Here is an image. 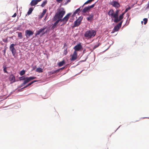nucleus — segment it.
Returning <instances> with one entry per match:
<instances>
[{"label":"nucleus","mask_w":149,"mask_h":149,"mask_svg":"<svg viewBox=\"0 0 149 149\" xmlns=\"http://www.w3.org/2000/svg\"><path fill=\"white\" fill-rule=\"evenodd\" d=\"M56 10L57 12L52 18V21H55L57 19H62L66 13L65 10L63 7H61L60 9L58 8Z\"/></svg>","instance_id":"1"},{"label":"nucleus","mask_w":149,"mask_h":149,"mask_svg":"<svg viewBox=\"0 0 149 149\" xmlns=\"http://www.w3.org/2000/svg\"><path fill=\"white\" fill-rule=\"evenodd\" d=\"M96 34V31L94 30L87 31L84 34V36L86 37L91 38L94 37Z\"/></svg>","instance_id":"2"},{"label":"nucleus","mask_w":149,"mask_h":149,"mask_svg":"<svg viewBox=\"0 0 149 149\" xmlns=\"http://www.w3.org/2000/svg\"><path fill=\"white\" fill-rule=\"evenodd\" d=\"M16 45V44H11L9 46V49L11 51L13 56L14 58H16L17 55V53L16 52V50L14 47Z\"/></svg>","instance_id":"3"},{"label":"nucleus","mask_w":149,"mask_h":149,"mask_svg":"<svg viewBox=\"0 0 149 149\" xmlns=\"http://www.w3.org/2000/svg\"><path fill=\"white\" fill-rule=\"evenodd\" d=\"M26 75H22L21 77H18V79L20 81H23V83L21 84L20 85L18 86L17 88H20L22 87L26 84H24V82L25 80L26 79Z\"/></svg>","instance_id":"4"},{"label":"nucleus","mask_w":149,"mask_h":149,"mask_svg":"<svg viewBox=\"0 0 149 149\" xmlns=\"http://www.w3.org/2000/svg\"><path fill=\"white\" fill-rule=\"evenodd\" d=\"M8 79L10 82V84H12L13 83L19 81L18 79H15V77L12 73L10 74L8 77Z\"/></svg>","instance_id":"5"},{"label":"nucleus","mask_w":149,"mask_h":149,"mask_svg":"<svg viewBox=\"0 0 149 149\" xmlns=\"http://www.w3.org/2000/svg\"><path fill=\"white\" fill-rule=\"evenodd\" d=\"M109 5H111L113 7H115L116 9L117 8L120 7V5L118 2L116 1L113 0L112 1H110L109 2Z\"/></svg>","instance_id":"6"},{"label":"nucleus","mask_w":149,"mask_h":149,"mask_svg":"<svg viewBox=\"0 0 149 149\" xmlns=\"http://www.w3.org/2000/svg\"><path fill=\"white\" fill-rule=\"evenodd\" d=\"M124 15V14L123 13L119 15H118V16H117L114 19H112V21L116 23H117L118 22L120 21V20L123 19Z\"/></svg>","instance_id":"7"},{"label":"nucleus","mask_w":149,"mask_h":149,"mask_svg":"<svg viewBox=\"0 0 149 149\" xmlns=\"http://www.w3.org/2000/svg\"><path fill=\"white\" fill-rule=\"evenodd\" d=\"M72 14V13H69L67 14L63 18L61 19L62 22H63V24H65L66 23Z\"/></svg>","instance_id":"8"},{"label":"nucleus","mask_w":149,"mask_h":149,"mask_svg":"<svg viewBox=\"0 0 149 149\" xmlns=\"http://www.w3.org/2000/svg\"><path fill=\"white\" fill-rule=\"evenodd\" d=\"M83 48V46L82 45V43L78 42L73 48V49L75 50L81 51V49Z\"/></svg>","instance_id":"9"},{"label":"nucleus","mask_w":149,"mask_h":149,"mask_svg":"<svg viewBox=\"0 0 149 149\" xmlns=\"http://www.w3.org/2000/svg\"><path fill=\"white\" fill-rule=\"evenodd\" d=\"M34 34V33L30 29H27L25 31V36L27 38L32 36Z\"/></svg>","instance_id":"10"},{"label":"nucleus","mask_w":149,"mask_h":149,"mask_svg":"<svg viewBox=\"0 0 149 149\" xmlns=\"http://www.w3.org/2000/svg\"><path fill=\"white\" fill-rule=\"evenodd\" d=\"M26 80L24 81V84H27L29 81L31 80L34 79H36L37 78L36 77H35L34 76H31L30 77H26Z\"/></svg>","instance_id":"11"},{"label":"nucleus","mask_w":149,"mask_h":149,"mask_svg":"<svg viewBox=\"0 0 149 149\" xmlns=\"http://www.w3.org/2000/svg\"><path fill=\"white\" fill-rule=\"evenodd\" d=\"M43 33V32L42 30L40 29L39 30H37L35 33V36H33V38L37 37L38 35H40V36L41 37L43 35H42V34Z\"/></svg>","instance_id":"12"},{"label":"nucleus","mask_w":149,"mask_h":149,"mask_svg":"<svg viewBox=\"0 0 149 149\" xmlns=\"http://www.w3.org/2000/svg\"><path fill=\"white\" fill-rule=\"evenodd\" d=\"M42 0H32L29 4V5L31 6H34L36 5L38 2Z\"/></svg>","instance_id":"13"},{"label":"nucleus","mask_w":149,"mask_h":149,"mask_svg":"<svg viewBox=\"0 0 149 149\" xmlns=\"http://www.w3.org/2000/svg\"><path fill=\"white\" fill-rule=\"evenodd\" d=\"M94 14L93 13H91L88 17H86V19L88 22H91L94 20Z\"/></svg>","instance_id":"14"},{"label":"nucleus","mask_w":149,"mask_h":149,"mask_svg":"<svg viewBox=\"0 0 149 149\" xmlns=\"http://www.w3.org/2000/svg\"><path fill=\"white\" fill-rule=\"evenodd\" d=\"M56 20V21L54 23H51L50 24H51V25H52V26L51 27L52 29H54L56 26V24L58 22H62L61 19H57Z\"/></svg>","instance_id":"15"},{"label":"nucleus","mask_w":149,"mask_h":149,"mask_svg":"<svg viewBox=\"0 0 149 149\" xmlns=\"http://www.w3.org/2000/svg\"><path fill=\"white\" fill-rule=\"evenodd\" d=\"M81 24L80 22L76 20L74 21V24L72 26V28L73 29L76 27L78 26Z\"/></svg>","instance_id":"16"},{"label":"nucleus","mask_w":149,"mask_h":149,"mask_svg":"<svg viewBox=\"0 0 149 149\" xmlns=\"http://www.w3.org/2000/svg\"><path fill=\"white\" fill-rule=\"evenodd\" d=\"M34 7H31L29 8V10L27 12V14L25 15V17L27 15H31L34 10Z\"/></svg>","instance_id":"17"},{"label":"nucleus","mask_w":149,"mask_h":149,"mask_svg":"<svg viewBox=\"0 0 149 149\" xmlns=\"http://www.w3.org/2000/svg\"><path fill=\"white\" fill-rule=\"evenodd\" d=\"M90 9L88 7V6H86L84 7L83 9L81 10V13H85L88 12V11L90 10Z\"/></svg>","instance_id":"18"},{"label":"nucleus","mask_w":149,"mask_h":149,"mask_svg":"<svg viewBox=\"0 0 149 149\" xmlns=\"http://www.w3.org/2000/svg\"><path fill=\"white\" fill-rule=\"evenodd\" d=\"M116 10L115 12V13H114V12H113V18H114V19L117 16H118V13L120 11V10H119L117 9V8L116 9Z\"/></svg>","instance_id":"19"},{"label":"nucleus","mask_w":149,"mask_h":149,"mask_svg":"<svg viewBox=\"0 0 149 149\" xmlns=\"http://www.w3.org/2000/svg\"><path fill=\"white\" fill-rule=\"evenodd\" d=\"M46 9H43L42 12L41 13L40 15H39L38 16V19H40L42 18L43 17L44 15L45 14L46 11H47Z\"/></svg>","instance_id":"20"},{"label":"nucleus","mask_w":149,"mask_h":149,"mask_svg":"<svg viewBox=\"0 0 149 149\" xmlns=\"http://www.w3.org/2000/svg\"><path fill=\"white\" fill-rule=\"evenodd\" d=\"M114 12V10L111 9L109 10L107 14L109 16H111V17L113 18V14Z\"/></svg>","instance_id":"21"},{"label":"nucleus","mask_w":149,"mask_h":149,"mask_svg":"<svg viewBox=\"0 0 149 149\" xmlns=\"http://www.w3.org/2000/svg\"><path fill=\"white\" fill-rule=\"evenodd\" d=\"M70 56L71 57L70 58V60L72 62L74 61L77 58V56H76L71 54Z\"/></svg>","instance_id":"22"},{"label":"nucleus","mask_w":149,"mask_h":149,"mask_svg":"<svg viewBox=\"0 0 149 149\" xmlns=\"http://www.w3.org/2000/svg\"><path fill=\"white\" fill-rule=\"evenodd\" d=\"M65 63V61L64 59H63L61 61H60L57 63V64L59 67H61L63 66Z\"/></svg>","instance_id":"23"},{"label":"nucleus","mask_w":149,"mask_h":149,"mask_svg":"<svg viewBox=\"0 0 149 149\" xmlns=\"http://www.w3.org/2000/svg\"><path fill=\"white\" fill-rule=\"evenodd\" d=\"M7 67H6V65L5 64H4L3 66V71L5 73H8V72L7 70Z\"/></svg>","instance_id":"24"},{"label":"nucleus","mask_w":149,"mask_h":149,"mask_svg":"<svg viewBox=\"0 0 149 149\" xmlns=\"http://www.w3.org/2000/svg\"><path fill=\"white\" fill-rule=\"evenodd\" d=\"M36 71L38 73H41L43 72V69L40 67L36 68Z\"/></svg>","instance_id":"25"},{"label":"nucleus","mask_w":149,"mask_h":149,"mask_svg":"<svg viewBox=\"0 0 149 149\" xmlns=\"http://www.w3.org/2000/svg\"><path fill=\"white\" fill-rule=\"evenodd\" d=\"M120 28V27L117 25L114 27L113 29V31L117 32L118 31L119 29Z\"/></svg>","instance_id":"26"},{"label":"nucleus","mask_w":149,"mask_h":149,"mask_svg":"<svg viewBox=\"0 0 149 149\" xmlns=\"http://www.w3.org/2000/svg\"><path fill=\"white\" fill-rule=\"evenodd\" d=\"M37 81H38V80H34L32 81L31 82L28 83L25 86H26V87H27L28 86L31 85L32 84H33V83L36 82H37Z\"/></svg>","instance_id":"27"},{"label":"nucleus","mask_w":149,"mask_h":149,"mask_svg":"<svg viewBox=\"0 0 149 149\" xmlns=\"http://www.w3.org/2000/svg\"><path fill=\"white\" fill-rule=\"evenodd\" d=\"M47 0H44L40 5L42 7H44L45 5L47 4Z\"/></svg>","instance_id":"28"},{"label":"nucleus","mask_w":149,"mask_h":149,"mask_svg":"<svg viewBox=\"0 0 149 149\" xmlns=\"http://www.w3.org/2000/svg\"><path fill=\"white\" fill-rule=\"evenodd\" d=\"M18 34V37L19 39H22L23 38L22 33L21 32H17Z\"/></svg>","instance_id":"29"},{"label":"nucleus","mask_w":149,"mask_h":149,"mask_svg":"<svg viewBox=\"0 0 149 149\" xmlns=\"http://www.w3.org/2000/svg\"><path fill=\"white\" fill-rule=\"evenodd\" d=\"M26 70L23 69L20 71L19 74L20 76H22L25 74Z\"/></svg>","instance_id":"30"},{"label":"nucleus","mask_w":149,"mask_h":149,"mask_svg":"<svg viewBox=\"0 0 149 149\" xmlns=\"http://www.w3.org/2000/svg\"><path fill=\"white\" fill-rule=\"evenodd\" d=\"M100 45V43L98 42H97V43L96 45H94L93 47V50H94L96 48L98 47Z\"/></svg>","instance_id":"31"},{"label":"nucleus","mask_w":149,"mask_h":149,"mask_svg":"<svg viewBox=\"0 0 149 149\" xmlns=\"http://www.w3.org/2000/svg\"><path fill=\"white\" fill-rule=\"evenodd\" d=\"M83 18V17L82 16H79L78 18L76 20L80 22L81 23V21L82 20Z\"/></svg>","instance_id":"32"},{"label":"nucleus","mask_w":149,"mask_h":149,"mask_svg":"<svg viewBox=\"0 0 149 149\" xmlns=\"http://www.w3.org/2000/svg\"><path fill=\"white\" fill-rule=\"evenodd\" d=\"M45 29L46 30L44 31L43 32V33L42 34V35H44L46 33H49L50 31V29L49 28H47Z\"/></svg>","instance_id":"33"},{"label":"nucleus","mask_w":149,"mask_h":149,"mask_svg":"<svg viewBox=\"0 0 149 149\" xmlns=\"http://www.w3.org/2000/svg\"><path fill=\"white\" fill-rule=\"evenodd\" d=\"M98 0H98L97 1H96V2H95L94 4H93L91 5H88V6L90 9L91 8H93L94 7V6H95V4H96V3L98 2Z\"/></svg>","instance_id":"34"},{"label":"nucleus","mask_w":149,"mask_h":149,"mask_svg":"<svg viewBox=\"0 0 149 149\" xmlns=\"http://www.w3.org/2000/svg\"><path fill=\"white\" fill-rule=\"evenodd\" d=\"M148 18H144V19H143V21H141V24H143V21H144V24H146L147 22H148Z\"/></svg>","instance_id":"35"},{"label":"nucleus","mask_w":149,"mask_h":149,"mask_svg":"<svg viewBox=\"0 0 149 149\" xmlns=\"http://www.w3.org/2000/svg\"><path fill=\"white\" fill-rule=\"evenodd\" d=\"M55 70H52L48 72V74L49 75H51L55 73Z\"/></svg>","instance_id":"36"},{"label":"nucleus","mask_w":149,"mask_h":149,"mask_svg":"<svg viewBox=\"0 0 149 149\" xmlns=\"http://www.w3.org/2000/svg\"><path fill=\"white\" fill-rule=\"evenodd\" d=\"M27 88L26 86H25L24 87H23L19 89H17V92H19L22 91H23L24 89V88Z\"/></svg>","instance_id":"37"},{"label":"nucleus","mask_w":149,"mask_h":149,"mask_svg":"<svg viewBox=\"0 0 149 149\" xmlns=\"http://www.w3.org/2000/svg\"><path fill=\"white\" fill-rule=\"evenodd\" d=\"M123 21L124 19L120 20V22L117 25L120 27H121Z\"/></svg>","instance_id":"38"},{"label":"nucleus","mask_w":149,"mask_h":149,"mask_svg":"<svg viewBox=\"0 0 149 149\" xmlns=\"http://www.w3.org/2000/svg\"><path fill=\"white\" fill-rule=\"evenodd\" d=\"M131 8L130 6H128L127 8H126L124 12L123 13L124 14L128 10H130Z\"/></svg>","instance_id":"39"},{"label":"nucleus","mask_w":149,"mask_h":149,"mask_svg":"<svg viewBox=\"0 0 149 149\" xmlns=\"http://www.w3.org/2000/svg\"><path fill=\"white\" fill-rule=\"evenodd\" d=\"M47 26H44L42 28H40V29L42 30V31L43 32L45 30L47 29Z\"/></svg>","instance_id":"40"},{"label":"nucleus","mask_w":149,"mask_h":149,"mask_svg":"<svg viewBox=\"0 0 149 149\" xmlns=\"http://www.w3.org/2000/svg\"><path fill=\"white\" fill-rule=\"evenodd\" d=\"M22 26V25H19L17 26V27L16 28V30H17L20 31L22 29L21 28V27Z\"/></svg>","instance_id":"41"},{"label":"nucleus","mask_w":149,"mask_h":149,"mask_svg":"<svg viewBox=\"0 0 149 149\" xmlns=\"http://www.w3.org/2000/svg\"><path fill=\"white\" fill-rule=\"evenodd\" d=\"M131 19V18H130L129 19V21H128V22H127H127H126L125 24L123 26V27L125 25H126V26H127L128 25L129 23H130V20Z\"/></svg>","instance_id":"42"},{"label":"nucleus","mask_w":149,"mask_h":149,"mask_svg":"<svg viewBox=\"0 0 149 149\" xmlns=\"http://www.w3.org/2000/svg\"><path fill=\"white\" fill-rule=\"evenodd\" d=\"M82 10L81 9H81L80 8H79L77 9L75 11L77 12H77H79V13H80V12H81V10Z\"/></svg>","instance_id":"43"},{"label":"nucleus","mask_w":149,"mask_h":149,"mask_svg":"<svg viewBox=\"0 0 149 149\" xmlns=\"http://www.w3.org/2000/svg\"><path fill=\"white\" fill-rule=\"evenodd\" d=\"M8 37H7L5 39H2V41L4 42L7 43L8 42Z\"/></svg>","instance_id":"44"},{"label":"nucleus","mask_w":149,"mask_h":149,"mask_svg":"<svg viewBox=\"0 0 149 149\" xmlns=\"http://www.w3.org/2000/svg\"><path fill=\"white\" fill-rule=\"evenodd\" d=\"M48 14L47 13L46 15L45 16V18L43 19V21H46V20H47V19L48 18Z\"/></svg>","instance_id":"45"},{"label":"nucleus","mask_w":149,"mask_h":149,"mask_svg":"<svg viewBox=\"0 0 149 149\" xmlns=\"http://www.w3.org/2000/svg\"><path fill=\"white\" fill-rule=\"evenodd\" d=\"M89 55V54H88L87 56L86 57L85 59L84 60H81L80 61V62H85L86 60L87 59V58H88V55Z\"/></svg>","instance_id":"46"},{"label":"nucleus","mask_w":149,"mask_h":149,"mask_svg":"<svg viewBox=\"0 0 149 149\" xmlns=\"http://www.w3.org/2000/svg\"><path fill=\"white\" fill-rule=\"evenodd\" d=\"M68 53V51L67 50V48L65 49L63 51V55H66Z\"/></svg>","instance_id":"47"},{"label":"nucleus","mask_w":149,"mask_h":149,"mask_svg":"<svg viewBox=\"0 0 149 149\" xmlns=\"http://www.w3.org/2000/svg\"><path fill=\"white\" fill-rule=\"evenodd\" d=\"M76 50H74V51L73 52V53L72 54L74 55H75L77 56V52L76 51Z\"/></svg>","instance_id":"48"},{"label":"nucleus","mask_w":149,"mask_h":149,"mask_svg":"<svg viewBox=\"0 0 149 149\" xmlns=\"http://www.w3.org/2000/svg\"><path fill=\"white\" fill-rule=\"evenodd\" d=\"M147 6L145 8V10H146L148 9H149V0L148 4H147Z\"/></svg>","instance_id":"49"},{"label":"nucleus","mask_w":149,"mask_h":149,"mask_svg":"<svg viewBox=\"0 0 149 149\" xmlns=\"http://www.w3.org/2000/svg\"><path fill=\"white\" fill-rule=\"evenodd\" d=\"M77 13L75 11H74L72 15V17H74L77 14Z\"/></svg>","instance_id":"50"},{"label":"nucleus","mask_w":149,"mask_h":149,"mask_svg":"<svg viewBox=\"0 0 149 149\" xmlns=\"http://www.w3.org/2000/svg\"><path fill=\"white\" fill-rule=\"evenodd\" d=\"M126 16L127 17V18L126 20V22L127 21V20H128V19L129 18V17L130 16V14L128 13H127L126 14Z\"/></svg>","instance_id":"51"},{"label":"nucleus","mask_w":149,"mask_h":149,"mask_svg":"<svg viewBox=\"0 0 149 149\" xmlns=\"http://www.w3.org/2000/svg\"><path fill=\"white\" fill-rule=\"evenodd\" d=\"M6 50L5 49H4L2 51V52L3 53V55H5V54L6 53Z\"/></svg>","instance_id":"52"},{"label":"nucleus","mask_w":149,"mask_h":149,"mask_svg":"<svg viewBox=\"0 0 149 149\" xmlns=\"http://www.w3.org/2000/svg\"><path fill=\"white\" fill-rule=\"evenodd\" d=\"M67 67L66 66H64L62 68H59V69L60 70H63L64 68H67Z\"/></svg>","instance_id":"53"},{"label":"nucleus","mask_w":149,"mask_h":149,"mask_svg":"<svg viewBox=\"0 0 149 149\" xmlns=\"http://www.w3.org/2000/svg\"><path fill=\"white\" fill-rule=\"evenodd\" d=\"M55 73H58V72H59L60 71V70L59 68H58L57 70H55Z\"/></svg>","instance_id":"54"},{"label":"nucleus","mask_w":149,"mask_h":149,"mask_svg":"<svg viewBox=\"0 0 149 149\" xmlns=\"http://www.w3.org/2000/svg\"><path fill=\"white\" fill-rule=\"evenodd\" d=\"M17 14L16 13H15L12 16V17H15L16 16Z\"/></svg>","instance_id":"55"},{"label":"nucleus","mask_w":149,"mask_h":149,"mask_svg":"<svg viewBox=\"0 0 149 149\" xmlns=\"http://www.w3.org/2000/svg\"><path fill=\"white\" fill-rule=\"evenodd\" d=\"M86 52V49H84L82 52V56L84 53Z\"/></svg>","instance_id":"56"},{"label":"nucleus","mask_w":149,"mask_h":149,"mask_svg":"<svg viewBox=\"0 0 149 149\" xmlns=\"http://www.w3.org/2000/svg\"><path fill=\"white\" fill-rule=\"evenodd\" d=\"M63 0H56V1L58 3H60L61 1Z\"/></svg>","instance_id":"57"},{"label":"nucleus","mask_w":149,"mask_h":149,"mask_svg":"<svg viewBox=\"0 0 149 149\" xmlns=\"http://www.w3.org/2000/svg\"><path fill=\"white\" fill-rule=\"evenodd\" d=\"M85 3H86V2H85V3H84L83 4V5H82V6H80L79 8H80L81 9V8H82V7H84V6L85 5H86V4H85Z\"/></svg>","instance_id":"58"},{"label":"nucleus","mask_w":149,"mask_h":149,"mask_svg":"<svg viewBox=\"0 0 149 149\" xmlns=\"http://www.w3.org/2000/svg\"><path fill=\"white\" fill-rule=\"evenodd\" d=\"M73 17L70 18L69 20V22H72L73 21Z\"/></svg>","instance_id":"59"},{"label":"nucleus","mask_w":149,"mask_h":149,"mask_svg":"<svg viewBox=\"0 0 149 149\" xmlns=\"http://www.w3.org/2000/svg\"><path fill=\"white\" fill-rule=\"evenodd\" d=\"M68 1H66V2H65L64 3L63 5H66L68 4Z\"/></svg>","instance_id":"60"},{"label":"nucleus","mask_w":149,"mask_h":149,"mask_svg":"<svg viewBox=\"0 0 149 149\" xmlns=\"http://www.w3.org/2000/svg\"><path fill=\"white\" fill-rule=\"evenodd\" d=\"M115 32H116V31H113V30H112V31H111V33H115Z\"/></svg>","instance_id":"61"},{"label":"nucleus","mask_w":149,"mask_h":149,"mask_svg":"<svg viewBox=\"0 0 149 149\" xmlns=\"http://www.w3.org/2000/svg\"><path fill=\"white\" fill-rule=\"evenodd\" d=\"M36 68V65H35L33 67V70H34Z\"/></svg>","instance_id":"62"},{"label":"nucleus","mask_w":149,"mask_h":149,"mask_svg":"<svg viewBox=\"0 0 149 149\" xmlns=\"http://www.w3.org/2000/svg\"><path fill=\"white\" fill-rule=\"evenodd\" d=\"M134 4H132L131 5V7H130L131 8H133V7H134Z\"/></svg>","instance_id":"63"},{"label":"nucleus","mask_w":149,"mask_h":149,"mask_svg":"<svg viewBox=\"0 0 149 149\" xmlns=\"http://www.w3.org/2000/svg\"><path fill=\"white\" fill-rule=\"evenodd\" d=\"M69 70H70V69H69V68H68V70H67L66 72H65V73L64 74H65L66 73H67V72Z\"/></svg>","instance_id":"64"}]
</instances>
